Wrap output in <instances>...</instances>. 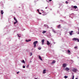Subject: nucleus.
Segmentation results:
<instances>
[{
    "label": "nucleus",
    "instance_id": "nucleus-1",
    "mask_svg": "<svg viewBox=\"0 0 79 79\" xmlns=\"http://www.w3.org/2000/svg\"><path fill=\"white\" fill-rule=\"evenodd\" d=\"M73 41L75 40V41H77V42H79V40L78 38H74L73 39Z\"/></svg>",
    "mask_w": 79,
    "mask_h": 79
},
{
    "label": "nucleus",
    "instance_id": "nucleus-2",
    "mask_svg": "<svg viewBox=\"0 0 79 79\" xmlns=\"http://www.w3.org/2000/svg\"><path fill=\"white\" fill-rule=\"evenodd\" d=\"M37 42H38V41H36L34 42L33 44L34 45V47L35 48V47H36V44H37Z\"/></svg>",
    "mask_w": 79,
    "mask_h": 79
},
{
    "label": "nucleus",
    "instance_id": "nucleus-3",
    "mask_svg": "<svg viewBox=\"0 0 79 79\" xmlns=\"http://www.w3.org/2000/svg\"><path fill=\"white\" fill-rule=\"evenodd\" d=\"M72 71L73 72H74V73H76V72H77V69L75 68H73L72 69Z\"/></svg>",
    "mask_w": 79,
    "mask_h": 79
},
{
    "label": "nucleus",
    "instance_id": "nucleus-4",
    "mask_svg": "<svg viewBox=\"0 0 79 79\" xmlns=\"http://www.w3.org/2000/svg\"><path fill=\"white\" fill-rule=\"evenodd\" d=\"M65 71H68L69 70V68L68 67H66L65 68Z\"/></svg>",
    "mask_w": 79,
    "mask_h": 79
},
{
    "label": "nucleus",
    "instance_id": "nucleus-5",
    "mask_svg": "<svg viewBox=\"0 0 79 79\" xmlns=\"http://www.w3.org/2000/svg\"><path fill=\"white\" fill-rule=\"evenodd\" d=\"M42 14L43 15H47V13L46 12H44V11H43L42 12Z\"/></svg>",
    "mask_w": 79,
    "mask_h": 79
},
{
    "label": "nucleus",
    "instance_id": "nucleus-6",
    "mask_svg": "<svg viewBox=\"0 0 79 79\" xmlns=\"http://www.w3.org/2000/svg\"><path fill=\"white\" fill-rule=\"evenodd\" d=\"M63 68H65L66 66V64H64L62 66Z\"/></svg>",
    "mask_w": 79,
    "mask_h": 79
},
{
    "label": "nucleus",
    "instance_id": "nucleus-7",
    "mask_svg": "<svg viewBox=\"0 0 79 79\" xmlns=\"http://www.w3.org/2000/svg\"><path fill=\"white\" fill-rule=\"evenodd\" d=\"M57 27L58 29H60V28H61V25H59L57 26Z\"/></svg>",
    "mask_w": 79,
    "mask_h": 79
},
{
    "label": "nucleus",
    "instance_id": "nucleus-8",
    "mask_svg": "<svg viewBox=\"0 0 79 79\" xmlns=\"http://www.w3.org/2000/svg\"><path fill=\"white\" fill-rule=\"evenodd\" d=\"M41 42H42V45H44V42H45V40L44 39L42 40Z\"/></svg>",
    "mask_w": 79,
    "mask_h": 79
},
{
    "label": "nucleus",
    "instance_id": "nucleus-9",
    "mask_svg": "<svg viewBox=\"0 0 79 79\" xmlns=\"http://www.w3.org/2000/svg\"><path fill=\"white\" fill-rule=\"evenodd\" d=\"M31 41V39H29L28 40H26V42H30V41Z\"/></svg>",
    "mask_w": 79,
    "mask_h": 79
},
{
    "label": "nucleus",
    "instance_id": "nucleus-10",
    "mask_svg": "<svg viewBox=\"0 0 79 79\" xmlns=\"http://www.w3.org/2000/svg\"><path fill=\"white\" fill-rule=\"evenodd\" d=\"M56 61H55V60H54L51 63V64H54V63H56Z\"/></svg>",
    "mask_w": 79,
    "mask_h": 79
},
{
    "label": "nucleus",
    "instance_id": "nucleus-11",
    "mask_svg": "<svg viewBox=\"0 0 79 79\" xmlns=\"http://www.w3.org/2000/svg\"><path fill=\"white\" fill-rule=\"evenodd\" d=\"M46 73V70L44 69L43 71V74H45Z\"/></svg>",
    "mask_w": 79,
    "mask_h": 79
},
{
    "label": "nucleus",
    "instance_id": "nucleus-12",
    "mask_svg": "<svg viewBox=\"0 0 79 79\" xmlns=\"http://www.w3.org/2000/svg\"><path fill=\"white\" fill-rule=\"evenodd\" d=\"M50 44V43L49 42V41H47V45H49Z\"/></svg>",
    "mask_w": 79,
    "mask_h": 79
},
{
    "label": "nucleus",
    "instance_id": "nucleus-13",
    "mask_svg": "<svg viewBox=\"0 0 79 79\" xmlns=\"http://www.w3.org/2000/svg\"><path fill=\"white\" fill-rule=\"evenodd\" d=\"M39 57L40 60H41V61H42V59L41 58V56H39Z\"/></svg>",
    "mask_w": 79,
    "mask_h": 79
},
{
    "label": "nucleus",
    "instance_id": "nucleus-14",
    "mask_svg": "<svg viewBox=\"0 0 79 79\" xmlns=\"http://www.w3.org/2000/svg\"><path fill=\"white\" fill-rule=\"evenodd\" d=\"M73 31H71V32L69 33V34L70 35H72L73 34H72L73 33Z\"/></svg>",
    "mask_w": 79,
    "mask_h": 79
},
{
    "label": "nucleus",
    "instance_id": "nucleus-15",
    "mask_svg": "<svg viewBox=\"0 0 79 79\" xmlns=\"http://www.w3.org/2000/svg\"><path fill=\"white\" fill-rule=\"evenodd\" d=\"M3 13H4L3 10H1V15H3Z\"/></svg>",
    "mask_w": 79,
    "mask_h": 79
},
{
    "label": "nucleus",
    "instance_id": "nucleus-16",
    "mask_svg": "<svg viewBox=\"0 0 79 79\" xmlns=\"http://www.w3.org/2000/svg\"><path fill=\"white\" fill-rule=\"evenodd\" d=\"M73 8H75V9H76V8H77V6H73Z\"/></svg>",
    "mask_w": 79,
    "mask_h": 79
},
{
    "label": "nucleus",
    "instance_id": "nucleus-17",
    "mask_svg": "<svg viewBox=\"0 0 79 79\" xmlns=\"http://www.w3.org/2000/svg\"><path fill=\"white\" fill-rule=\"evenodd\" d=\"M14 19L15 20V21H18L17 20V19H16V18L14 17Z\"/></svg>",
    "mask_w": 79,
    "mask_h": 79
},
{
    "label": "nucleus",
    "instance_id": "nucleus-18",
    "mask_svg": "<svg viewBox=\"0 0 79 79\" xmlns=\"http://www.w3.org/2000/svg\"><path fill=\"white\" fill-rule=\"evenodd\" d=\"M18 23V21H16V22H15L14 23V24H15L16 23Z\"/></svg>",
    "mask_w": 79,
    "mask_h": 79
},
{
    "label": "nucleus",
    "instance_id": "nucleus-19",
    "mask_svg": "<svg viewBox=\"0 0 79 79\" xmlns=\"http://www.w3.org/2000/svg\"><path fill=\"white\" fill-rule=\"evenodd\" d=\"M45 32H46V31H43L42 33H43V34H45Z\"/></svg>",
    "mask_w": 79,
    "mask_h": 79
},
{
    "label": "nucleus",
    "instance_id": "nucleus-20",
    "mask_svg": "<svg viewBox=\"0 0 79 79\" xmlns=\"http://www.w3.org/2000/svg\"><path fill=\"white\" fill-rule=\"evenodd\" d=\"M64 77L65 79H66L67 78H68V76H65Z\"/></svg>",
    "mask_w": 79,
    "mask_h": 79
},
{
    "label": "nucleus",
    "instance_id": "nucleus-21",
    "mask_svg": "<svg viewBox=\"0 0 79 79\" xmlns=\"http://www.w3.org/2000/svg\"><path fill=\"white\" fill-rule=\"evenodd\" d=\"M32 52L30 53V56H32Z\"/></svg>",
    "mask_w": 79,
    "mask_h": 79
},
{
    "label": "nucleus",
    "instance_id": "nucleus-22",
    "mask_svg": "<svg viewBox=\"0 0 79 79\" xmlns=\"http://www.w3.org/2000/svg\"><path fill=\"white\" fill-rule=\"evenodd\" d=\"M22 62L23 63H25V61H24V60H23L22 61Z\"/></svg>",
    "mask_w": 79,
    "mask_h": 79
},
{
    "label": "nucleus",
    "instance_id": "nucleus-23",
    "mask_svg": "<svg viewBox=\"0 0 79 79\" xmlns=\"http://www.w3.org/2000/svg\"><path fill=\"white\" fill-rule=\"evenodd\" d=\"M68 53H70L71 52V51H69V50H68Z\"/></svg>",
    "mask_w": 79,
    "mask_h": 79
},
{
    "label": "nucleus",
    "instance_id": "nucleus-24",
    "mask_svg": "<svg viewBox=\"0 0 79 79\" xmlns=\"http://www.w3.org/2000/svg\"><path fill=\"white\" fill-rule=\"evenodd\" d=\"M74 75H73L72 77V79H74Z\"/></svg>",
    "mask_w": 79,
    "mask_h": 79
},
{
    "label": "nucleus",
    "instance_id": "nucleus-25",
    "mask_svg": "<svg viewBox=\"0 0 79 79\" xmlns=\"http://www.w3.org/2000/svg\"><path fill=\"white\" fill-rule=\"evenodd\" d=\"M38 50H40L41 49V48L39 47V48H38Z\"/></svg>",
    "mask_w": 79,
    "mask_h": 79
},
{
    "label": "nucleus",
    "instance_id": "nucleus-26",
    "mask_svg": "<svg viewBox=\"0 0 79 79\" xmlns=\"http://www.w3.org/2000/svg\"><path fill=\"white\" fill-rule=\"evenodd\" d=\"M65 3L67 4H68V1H66Z\"/></svg>",
    "mask_w": 79,
    "mask_h": 79
},
{
    "label": "nucleus",
    "instance_id": "nucleus-27",
    "mask_svg": "<svg viewBox=\"0 0 79 79\" xmlns=\"http://www.w3.org/2000/svg\"><path fill=\"white\" fill-rule=\"evenodd\" d=\"M17 35L19 37H21V36H19V34H17Z\"/></svg>",
    "mask_w": 79,
    "mask_h": 79
},
{
    "label": "nucleus",
    "instance_id": "nucleus-28",
    "mask_svg": "<svg viewBox=\"0 0 79 79\" xmlns=\"http://www.w3.org/2000/svg\"><path fill=\"white\" fill-rule=\"evenodd\" d=\"M23 68H25V66H23Z\"/></svg>",
    "mask_w": 79,
    "mask_h": 79
},
{
    "label": "nucleus",
    "instance_id": "nucleus-29",
    "mask_svg": "<svg viewBox=\"0 0 79 79\" xmlns=\"http://www.w3.org/2000/svg\"><path fill=\"white\" fill-rule=\"evenodd\" d=\"M74 48H75V49H76L77 48V47H76V46H75L74 47Z\"/></svg>",
    "mask_w": 79,
    "mask_h": 79
},
{
    "label": "nucleus",
    "instance_id": "nucleus-30",
    "mask_svg": "<svg viewBox=\"0 0 79 79\" xmlns=\"http://www.w3.org/2000/svg\"><path fill=\"white\" fill-rule=\"evenodd\" d=\"M19 72H17V74H19Z\"/></svg>",
    "mask_w": 79,
    "mask_h": 79
},
{
    "label": "nucleus",
    "instance_id": "nucleus-31",
    "mask_svg": "<svg viewBox=\"0 0 79 79\" xmlns=\"http://www.w3.org/2000/svg\"><path fill=\"white\" fill-rule=\"evenodd\" d=\"M37 11H38V13H39V9L37 10Z\"/></svg>",
    "mask_w": 79,
    "mask_h": 79
},
{
    "label": "nucleus",
    "instance_id": "nucleus-32",
    "mask_svg": "<svg viewBox=\"0 0 79 79\" xmlns=\"http://www.w3.org/2000/svg\"><path fill=\"white\" fill-rule=\"evenodd\" d=\"M78 32L77 33V34H79V29H78Z\"/></svg>",
    "mask_w": 79,
    "mask_h": 79
},
{
    "label": "nucleus",
    "instance_id": "nucleus-33",
    "mask_svg": "<svg viewBox=\"0 0 79 79\" xmlns=\"http://www.w3.org/2000/svg\"><path fill=\"white\" fill-rule=\"evenodd\" d=\"M40 15H41V13L40 12H39Z\"/></svg>",
    "mask_w": 79,
    "mask_h": 79
},
{
    "label": "nucleus",
    "instance_id": "nucleus-34",
    "mask_svg": "<svg viewBox=\"0 0 79 79\" xmlns=\"http://www.w3.org/2000/svg\"><path fill=\"white\" fill-rule=\"evenodd\" d=\"M46 0L47 2H48V1H49V0Z\"/></svg>",
    "mask_w": 79,
    "mask_h": 79
},
{
    "label": "nucleus",
    "instance_id": "nucleus-35",
    "mask_svg": "<svg viewBox=\"0 0 79 79\" xmlns=\"http://www.w3.org/2000/svg\"><path fill=\"white\" fill-rule=\"evenodd\" d=\"M49 2H52V0H49Z\"/></svg>",
    "mask_w": 79,
    "mask_h": 79
},
{
    "label": "nucleus",
    "instance_id": "nucleus-36",
    "mask_svg": "<svg viewBox=\"0 0 79 79\" xmlns=\"http://www.w3.org/2000/svg\"><path fill=\"white\" fill-rule=\"evenodd\" d=\"M45 9H47V7H46L45 8Z\"/></svg>",
    "mask_w": 79,
    "mask_h": 79
},
{
    "label": "nucleus",
    "instance_id": "nucleus-37",
    "mask_svg": "<svg viewBox=\"0 0 79 79\" xmlns=\"http://www.w3.org/2000/svg\"><path fill=\"white\" fill-rule=\"evenodd\" d=\"M53 31L54 32H55V31Z\"/></svg>",
    "mask_w": 79,
    "mask_h": 79
},
{
    "label": "nucleus",
    "instance_id": "nucleus-38",
    "mask_svg": "<svg viewBox=\"0 0 79 79\" xmlns=\"http://www.w3.org/2000/svg\"><path fill=\"white\" fill-rule=\"evenodd\" d=\"M41 11H44V10H41Z\"/></svg>",
    "mask_w": 79,
    "mask_h": 79
},
{
    "label": "nucleus",
    "instance_id": "nucleus-39",
    "mask_svg": "<svg viewBox=\"0 0 79 79\" xmlns=\"http://www.w3.org/2000/svg\"><path fill=\"white\" fill-rule=\"evenodd\" d=\"M76 79H77V78H76Z\"/></svg>",
    "mask_w": 79,
    "mask_h": 79
},
{
    "label": "nucleus",
    "instance_id": "nucleus-40",
    "mask_svg": "<svg viewBox=\"0 0 79 79\" xmlns=\"http://www.w3.org/2000/svg\"><path fill=\"white\" fill-rule=\"evenodd\" d=\"M37 79V78H35V79Z\"/></svg>",
    "mask_w": 79,
    "mask_h": 79
},
{
    "label": "nucleus",
    "instance_id": "nucleus-41",
    "mask_svg": "<svg viewBox=\"0 0 79 79\" xmlns=\"http://www.w3.org/2000/svg\"><path fill=\"white\" fill-rule=\"evenodd\" d=\"M28 66H29V65H28Z\"/></svg>",
    "mask_w": 79,
    "mask_h": 79
}]
</instances>
